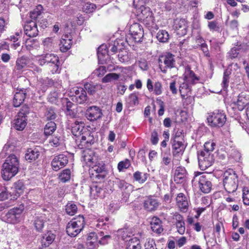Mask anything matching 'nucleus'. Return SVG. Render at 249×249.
Segmentation results:
<instances>
[{"label":"nucleus","mask_w":249,"mask_h":249,"mask_svg":"<svg viewBox=\"0 0 249 249\" xmlns=\"http://www.w3.org/2000/svg\"><path fill=\"white\" fill-rule=\"evenodd\" d=\"M48 67L52 74L58 73L61 71L59 61L58 63H54V64L49 65Z\"/></svg>","instance_id":"nucleus-55"},{"label":"nucleus","mask_w":249,"mask_h":249,"mask_svg":"<svg viewBox=\"0 0 249 249\" xmlns=\"http://www.w3.org/2000/svg\"><path fill=\"white\" fill-rule=\"evenodd\" d=\"M24 209V206L23 204L10 209L4 217L5 221L11 224L18 223L21 220V214Z\"/></svg>","instance_id":"nucleus-7"},{"label":"nucleus","mask_w":249,"mask_h":249,"mask_svg":"<svg viewBox=\"0 0 249 249\" xmlns=\"http://www.w3.org/2000/svg\"><path fill=\"white\" fill-rule=\"evenodd\" d=\"M71 133L76 137L81 136L84 133L83 132L84 129V124L82 121H75L71 124Z\"/></svg>","instance_id":"nucleus-24"},{"label":"nucleus","mask_w":249,"mask_h":249,"mask_svg":"<svg viewBox=\"0 0 249 249\" xmlns=\"http://www.w3.org/2000/svg\"><path fill=\"white\" fill-rule=\"evenodd\" d=\"M231 73V69L228 68L226 69L223 73L222 86L224 89H226L229 86L230 75Z\"/></svg>","instance_id":"nucleus-40"},{"label":"nucleus","mask_w":249,"mask_h":249,"mask_svg":"<svg viewBox=\"0 0 249 249\" xmlns=\"http://www.w3.org/2000/svg\"><path fill=\"white\" fill-rule=\"evenodd\" d=\"M207 120L212 127H221L226 122V115L223 111L216 110L209 115Z\"/></svg>","instance_id":"nucleus-6"},{"label":"nucleus","mask_w":249,"mask_h":249,"mask_svg":"<svg viewBox=\"0 0 249 249\" xmlns=\"http://www.w3.org/2000/svg\"><path fill=\"white\" fill-rule=\"evenodd\" d=\"M223 185L226 192L232 193L235 192L238 187V177L232 170L226 171L223 175Z\"/></svg>","instance_id":"nucleus-4"},{"label":"nucleus","mask_w":249,"mask_h":249,"mask_svg":"<svg viewBox=\"0 0 249 249\" xmlns=\"http://www.w3.org/2000/svg\"><path fill=\"white\" fill-rule=\"evenodd\" d=\"M71 171L70 169H65L59 175L60 180L63 182H65L71 178Z\"/></svg>","instance_id":"nucleus-51"},{"label":"nucleus","mask_w":249,"mask_h":249,"mask_svg":"<svg viewBox=\"0 0 249 249\" xmlns=\"http://www.w3.org/2000/svg\"><path fill=\"white\" fill-rule=\"evenodd\" d=\"M76 102L79 104L84 103L88 99L87 92L82 88H77L74 90Z\"/></svg>","instance_id":"nucleus-25"},{"label":"nucleus","mask_w":249,"mask_h":249,"mask_svg":"<svg viewBox=\"0 0 249 249\" xmlns=\"http://www.w3.org/2000/svg\"><path fill=\"white\" fill-rule=\"evenodd\" d=\"M66 212L70 215H73L77 211V206L72 202H69L66 206Z\"/></svg>","instance_id":"nucleus-46"},{"label":"nucleus","mask_w":249,"mask_h":249,"mask_svg":"<svg viewBox=\"0 0 249 249\" xmlns=\"http://www.w3.org/2000/svg\"><path fill=\"white\" fill-rule=\"evenodd\" d=\"M215 146V143L212 142H207L204 144V149L201 151H207L209 153H211V152L213 151Z\"/></svg>","instance_id":"nucleus-56"},{"label":"nucleus","mask_w":249,"mask_h":249,"mask_svg":"<svg viewBox=\"0 0 249 249\" xmlns=\"http://www.w3.org/2000/svg\"><path fill=\"white\" fill-rule=\"evenodd\" d=\"M190 85L183 80V82L180 84L179 86V92L182 98H185V96L188 95L190 91Z\"/></svg>","instance_id":"nucleus-39"},{"label":"nucleus","mask_w":249,"mask_h":249,"mask_svg":"<svg viewBox=\"0 0 249 249\" xmlns=\"http://www.w3.org/2000/svg\"><path fill=\"white\" fill-rule=\"evenodd\" d=\"M97 56L99 61L101 64H107L108 58V51L106 45L102 44L100 46L97 50Z\"/></svg>","instance_id":"nucleus-18"},{"label":"nucleus","mask_w":249,"mask_h":249,"mask_svg":"<svg viewBox=\"0 0 249 249\" xmlns=\"http://www.w3.org/2000/svg\"><path fill=\"white\" fill-rule=\"evenodd\" d=\"M176 203L179 210L186 212L188 209L189 200L183 193H179L176 197Z\"/></svg>","instance_id":"nucleus-15"},{"label":"nucleus","mask_w":249,"mask_h":249,"mask_svg":"<svg viewBox=\"0 0 249 249\" xmlns=\"http://www.w3.org/2000/svg\"><path fill=\"white\" fill-rule=\"evenodd\" d=\"M239 110H243L245 107L249 105V95L242 92L238 96L237 100L235 103Z\"/></svg>","instance_id":"nucleus-19"},{"label":"nucleus","mask_w":249,"mask_h":249,"mask_svg":"<svg viewBox=\"0 0 249 249\" xmlns=\"http://www.w3.org/2000/svg\"><path fill=\"white\" fill-rule=\"evenodd\" d=\"M14 188L15 191L18 194V196H19L22 193L24 189V185L22 181H18L14 184Z\"/></svg>","instance_id":"nucleus-62"},{"label":"nucleus","mask_w":249,"mask_h":249,"mask_svg":"<svg viewBox=\"0 0 249 249\" xmlns=\"http://www.w3.org/2000/svg\"><path fill=\"white\" fill-rule=\"evenodd\" d=\"M208 26L209 29L213 31H217L219 29L218 23L216 21H212L208 22Z\"/></svg>","instance_id":"nucleus-64"},{"label":"nucleus","mask_w":249,"mask_h":249,"mask_svg":"<svg viewBox=\"0 0 249 249\" xmlns=\"http://www.w3.org/2000/svg\"><path fill=\"white\" fill-rule=\"evenodd\" d=\"M56 116V113L54 108L51 107L47 109L45 112V117L47 120H54Z\"/></svg>","instance_id":"nucleus-50"},{"label":"nucleus","mask_w":249,"mask_h":249,"mask_svg":"<svg viewBox=\"0 0 249 249\" xmlns=\"http://www.w3.org/2000/svg\"><path fill=\"white\" fill-rule=\"evenodd\" d=\"M130 165V160L128 159H125L118 163V169L120 172L123 171L124 169L128 168Z\"/></svg>","instance_id":"nucleus-53"},{"label":"nucleus","mask_w":249,"mask_h":249,"mask_svg":"<svg viewBox=\"0 0 249 249\" xmlns=\"http://www.w3.org/2000/svg\"><path fill=\"white\" fill-rule=\"evenodd\" d=\"M142 2H136L135 5L136 9V15L139 20L148 27H152L154 24L153 14L149 7H145Z\"/></svg>","instance_id":"nucleus-2"},{"label":"nucleus","mask_w":249,"mask_h":249,"mask_svg":"<svg viewBox=\"0 0 249 249\" xmlns=\"http://www.w3.org/2000/svg\"><path fill=\"white\" fill-rule=\"evenodd\" d=\"M63 140L61 137L52 136L49 139V144L53 147H57L63 144Z\"/></svg>","instance_id":"nucleus-45"},{"label":"nucleus","mask_w":249,"mask_h":249,"mask_svg":"<svg viewBox=\"0 0 249 249\" xmlns=\"http://www.w3.org/2000/svg\"><path fill=\"white\" fill-rule=\"evenodd\" d=\"M142 26L139 23H134L129 28V34L136 42L142 41L143 37Z\"/></svg>","instance_id":"nucleus-10"},{"label":"nucleus","mask_w":249,"mask_h":249,"mask_svg":"<svg viewBox=\"0 0 249 249\" xmlns=\"http://www.w3.org/2000/svg\"><path fill=\"white\" fill-rule=\"evenodd\" d=\"M38 64L43 66L47 64L48 66L54 63L59 62L58 57L53 53H46L45 54L41 55L38 57Z\"/></svg>","instance_id":"nucleus-14"},{"label":"nucleus","mask_w":249,"mask_h":249,"mask_svg":"<svg viewBox=\"0 0 249 249\" xmlns=\"http://www.w3.org/2000/svg\"><path fill=\"white\" fill-rule=\"evenodd\" d=\"M106 72L107 69L105 66H100L94 71L93 74L97 77H102Z\"/></svg>","instance_id":"nucleus-58"},{"label":"nucleus","mask_w":249,"mask_h":249,"mask_svg":"<svg viewBox=\"0 0 249 249\" xmlns=\"http://www.w3.org/2000/svg\"><path fill=\"white\" fill-rule=\"evenodd\" d=\"M80 141L82 146L88 147L94 143V139L89 132L86 131L82 135Z\"/></svg>","instance_id":"nucleus-27"},{"label":"nucleus","mask_w":249,"mask_h":249,"mask_svg":"<svg viewBox=\"0 0 249 249\" xmlns=\"http://www.w3.org/2000/svg\"><path fill=\"white\" fill-rule=\"evenodd\" d=\"M39 156V152L36 148H29L25 155V160L32 162L37 159Z\"/></svg>","instance_id":"nucleus-32"},{"label":"nucleus","mask_w":249,"mask_h":249,"mask_svg":"<svg viewBox=\"0 0 249 249\" xmlns=\"http://www.w3.org/2000/svg\"><path fill=\"white\" fill-rule=\"evenodd\" d=\"M172 146L173 155L174 157H178L182 155L185 146L182 142L175 139Z\"/></svg>","instance_id":"nucleus-22"},{"label":"nucleus","mask_w":249,"mask_h":249,"mask_svg":"<svg viewBox=\"0 0 249 249\" xmlns=\"http://www.w3.org/2000/svg\"><path fill=\"white\" fill-rule=\"evenodd\" d=\"M186 171L184 167H178L175 170L174 180L177 183H180L183 181L186 176Z\"/></svg>","instance_id":"nucleus-31"},{"label":"nucleus","mask_w":249,"mask_h":249,"mask_svg":"<svg viewBox=\"0 0 249 249\" xmlns=\"http://www.w3.org/2000/svg\"><path fill=\"white\" fill-rule=\"evenodd\" d=\"M144 249H157L154 240L147 239L144 244Z\"/></svg>","instance_id":"nucleus-59"},{"label":"nucleus","mask_w":249,"mask_h":249,"mask_svg":"<svg viewBox=\"0 0 249 249\" xmlns=\"http://www.w3.org/2000/svg\"><path fill=\"white\" fill-rule=\"evenodd\" d=\"M156 37L160 42L165 43L169 40V35L166 31L161 30L157 33Z\"/></svg>","instance_id":"nucleus-41"},{"label":"nucleus","mask_w":249,"mask_h":249,"mask_svg":"<svg viewBox=\"0 0 249 249\" xmlns=\"http://www.w3.org/2000/svg\"><path fill=\"white\" fill-rule=\"evenodd\" d=\"M46 221L47 218L44 214L36 216L34 220V225L36 230L41 231Z\"/></svg>","instance_id":"nucleus-28"},{"label":"nucleus","mask_w":249,"mask_h":249,"mask_svg":"<svg viewBox=\"0 0 249 249\" xmlns=\"http://www.w3.org/2000/svg\"><path fill=\"white\" fill-rule=\"evenodd\" d=\"M91 151L86 152L83 156V160L87 164L94 162V158L93 156H91Z\"/></svg>","instance_id":"nucleus-61"},{"label":"nucleus","mask_w":249,"mask_h":249,"mask_svg":"<svg viewBox=\"0 0 249 249\" xmlns=\"http://www.w3.org/2000/svg\"><path fill=\"white\" fill-rule=\"evenodd\" d=\"M126 229L124 230L123 231L122 238L123 240H126L127 242L126 244V249H141L142 247L140 244V241L137 237H134L127 240V237H130V235H128L127 234Z\"/></svg>","instance_id":"nucleus-13"},{"label":"nucleus","mask_w":249,"mask_h":249,"mask_svg":"<svg viewBox=\"0 0 249 249\" xmlns=\"http://www.w3.org/2000/svg\"><path fill=\"white\" fill-rule=\"evenodd\" d=\"M86 116L90 121H95L102 117L103 113L99 107L93 106L88 108L86 111Z\"/></svg>","instance_id":"nucleus-11"},{"label":"nucleus","mask_w":249,"mask_h":249,"mask_svg":"<svg viewBox=\"0 0 249 249\" xmlns=\"http://www.w3.org/2000/svg\"><path fill=\"white\" fill-rule=\"evenodd\" d=\"M192 180L194 183H198L200 190L204 193H209L212 187L209 174H204L200 172H195Z\"/></svg>","instance_id":"nucleus-5"},{"label":"nucleus","mask_w":249,"mask_h":249,"mask_svg":"<svg viewBox=\"0 0 249 249\" xmlns=\"http://www.w3.org/2000/svg\"><path fill=\"white\" fill-rule=\"evenodd\" d=\"M97 241L96 234L95 232L90 233L87 237V245L89 249H94L96 247Z\"/></svg>","instance_id":"nucleus-37"},{"label":"nucleus","mask_w":249,"mask_h":249,"mask_svg":"<svg viewBox=\"0 0 249 249\" xmlns=\"http://www.w3.org/2000/svg\"><path fill=\"white\" fill-rule=\"evenodd\" d=\"M160 204V203L158 199L152 197H148L144 200L143 206L147 211L152 212L158 209Z\"/></svg>","instance_id":"nucleus-17"},{"label":"nucleus","mask_w":249,"mask_h":249,"mask_svg":"<svg viewBox=\"0 0 249 249\" xmlns=\"http://www.w3.org/2000/svg\"><path fill=\"white\" fill-rule=\"evenodd\" d=\"M139 92H134L129 95L127 98V101L131 106H136L138 105Z\"/></svg>","instance_id":"nucleus-49"},{"label":"nucleus","mask_w":249,"mask_h":249,"mask_svg":"<svg viewBox=\"0 0 249 249\" xmlns=\"http://www.w3.org/2000/svg\"><path fill=\"white\" fill-rule=\"evenodd\" d=\"M25 34L30 37H33L38 35L37 25L34 21H30L24 26Z\"/></svg>","instance_id":"nucleus-20"},{"label":"nucleus","mask_w":249,"mask_h":249,"mask_svg":"<svg viewBox=\"0 0 249 249\" xmlns=\"http://www.w3.org/2000/svg\"><path fill=\"white\" fill-rule=\"evenodd\" d=\"M85 225L84 217L82 215L72 218L67 224L66 232L71 237L77 236L83 229Z\"/></svg>","instance_id":"nucleus-3"},{"label":"nucleus","mask_w":249,"mask_h":249,"mask_svg":"<svg viewBox=\"0 0 249 249\" xmlns=\"http://www.w3.org/2000/svg\"><path fill=\"white\" fill-rule=\"evenodd\" d=\"M197 159L199 168L202 170L211 166L214 161L213 154L207 151L198 152Z\"/></svg>","instance_id":"nucleus-9"},{"label":"nucleus","mask_w":249,"mask_h":249,"mask_svg":"<svg viewBox=\"0 0 249 249\" xmlns=\"http://www.w3.org/2000/svg\"><path fill=\"white\" fill-rule=\"evenodd\" d=\"M55 235L51 231H48L42 236L41 243L42 246H49L54 240Z\"/></svg>","instance_id":"nucleus-34"},{"label":"nucleus","mask_w":249,"mask_h":249,"mask_svg":"<svg viewBox=\"0 0 249 249\" xmlns=\"http://www.w3.org/2000/svg\"><path fill=\"white\" fill-rule=\"evenodd\" d=\"M84 89L89 94L93 95L96 92L101 90L103 89L102 85L99 84H93L87 83L84 84Z\"/></svg>","instance_id":"nucleus-30"},{"label":"nucleus","mask_w":249,"mask_h":249,"mask_svg":"<svg viewBox=\"0 0 249 249\" xmlns=\"http://www.w3.org/2000/svg\"><path fill=\"white\" fill-rule=\"evenodd\" d=\"M26 89H20L17 91L13 98V105L15 107H18L24 101L26 97Z\"/></svg>","instance_id":"nucleus-26"},{"label":"nucleus","mask_w":249,"mask_h":249,"mask_svg":"<svg viewBox=\"0 0 249 249\" xmlns=\"http://www.w3.org/2000/svg\"><path fill=\"white\" fill-rule=\"evenodd\" d=\"M146 86L148 90L150 92L154 91V93L157 95H160L162 93V86L160 82L159 81L156 82L153 85L152 80L150 79H148L147 80Z\"/></svg>","instance_id":"nucleus-23"},{"label":"nucleus","mask_w":249,"mask_h":249,"mask_svg":"<svg viewBox=\"0 0 249 249\" xmlns=\"http://www.w3.org/2000/svg\"><path fill=\"white\" fill-rule=\"evenodd\" d=\"M183 80L189 84L190 85L194 84L198 78L196 76L195 73L190 69L186 71L184 74Z\"/></svg>","instance_id":"nucleus-33"},{"label":"nucleus","mask_w":249,"mask_h":249,"mask_svg":"<svg viewBox=\"0 0 249 249\" xmlns=\"http://www.w3.org/2000/svg\"><path fill=\"white\" fill-rule=\"evenodd\" d=\"M27 59L23 57L18 58L15 69L18 71L22 70L27 65Z\"/></svg>","instance_id":"nucleus-47"},{"label":"nucleus","mask_w":249,"mask_h":249,"mask_svg":"<svg viewBox=\"0 0 249 249\" xmlns=\"http://www.w3.org/2000/svg\"><path fill=\"white\" fill-rule=\"evenodd\" d=\"M9 194L6 188L1 185H0V200H4L8 198Z\"/></svg>","instance_id":"nucleus-60"},{"label":"nucleus","mask_w":249,"mask_h":249,"mask_svg":"<svg viewBox=\"0 0 249 249\" xmlns=\"http://www.w3.org/2000/svg\"><path fill=\"white\" fill-rule=\"evenodd\" d=\"M68 162V159L66 156L60 154L55 156L52 161V168L54 171H58L63 168Z\"/></svg>","instance_id":"nucleus-12"},{"label":"nucleus","mask_w":249,"mask_h":249,"mask_svg":"<svg viewBox=\"0 0 249 249\" xmlns=\"http://www.w3.org/2000/svg\"><path fill=\"white\" fill-rule=\"evenodd\" d=\"M114 182L120 189L123 190L126 189L129 186H130V185L124 180H121L117 178L115 179Z\"/></svg>","instance_id":"nucleus-54"},{"label":"nucleus","mask_w":249,"mask_h":249,"mask_svg":"<svg viewBox=\"0 0 249 249\" xmlns=\"http://www.w3.org/2000/svg\"><path fill=\"white\" fill-rule=\"evenodd\" d=\"M242 198L244 204L249 205V188L244 187L243 189Z\"/></svg>","instance_id":"nucleus-57"},{"label":"nucleus","mask_w":249,"mask_h":249,"mask_svg":"<svg viewBox=\"0 0 249 249\" xmlns=\"http://www.w3.org/2000/svg\"><path fill=\"white\" fill-rule=\"evenodd\" d=\"M72 37L70 35H65L62 36L59 44L60 51L66 52L69 50L72 45Z\"/></svg>","instance_id":"nucleus-21"},{"label":"nucleus","mask_w":249,"mask_h":249,"mask_svg":"<svg viewBox=\"0 0 249 249\" xmlns=\"http://www.w3.org/2000/svg\"><path fill=\"white\" fill-rule=\"evenodd\" d=\"M56 124L54 122H48L44 128V134L45 135H51L56 129Z\"/></svg>","instance_id":"nucleus-44"},{"label":"nucleus","mask_w":249,"mask_h":249,"mask_svg":"<svg viewBox=\"0 0 249 249\" xmlns=\"http://www.w3.org/2000/svg\"><path fill=\"white\" fill-rule=\"evenodd\" d=\"M94 171L95 172V177L99 179H103L105 178V166L103 164L99 163V165H96L93 167Z\"/></svg>","instance_id":"nucleus-38"},{"label":"nucleus","mask_w":249,"mask_h":249,"mask_svg":"<svg viewBox=\"0 0 249 249\" xmlns=\"http://www.w3.org/2000/svg\"><path fill=\"white\" fill-rule=\"evenodd\" d=\"M118 57L119 60L122 63L128 62L130 59V55L125 50H123L119 52L118 54Z\"/></svg>","instance_id":"nucleus-48"},{"label":"nucleus","mask_w":249,"mask_h":249,"mask_svg":"<svg viewBox=\"0 0 249 249\" xmlns=\"http://www.w3.org/2000/svg\"><path fill=\"white\" fill-rule=\"evenodd\" d=\"M120 77V75L115 73H109L105 76L102 79V82L104 83H109L113 80H117Z\"/></svg>","instance_id":"nucleus-42"},{"label":"nucleus","mask_w":249,"mask_h":249,"mask_svg":"<svg viewBox=\"0 0 249 249\" xmlns=\"http://www.w3.org/2000/svg\"><path fill=\"white\" fill-rule=\"evenodd\" d=\"M174 27L176 30H180L182 34H185L187 28L186 21L184 19H176L174 21Z\"/></svg>","instance_id":"nucleus-35"},{"label":"nucleus","mask_w":249,"mask_h":249,"mask_svg":"<svg viewBox=\"0 0 249 249\" xmlns=\"http://www.w3.org/2000/svg\"><path fill=\"white\" fill-rule=\"evenodd\" d=\"M151 229L154 232L160 234L163 231L161 221L157 217H153L151 221Z\"/></svg>","instance_id":"nucleus-29"},{"label":"nucleus","mask_w":249,"mask_h":249,"mask_svg":"<svg viewBox=\"0 0 249 249\" xmlns=\"http://www.w3.org/2000/svg\"><path fill=\"white\" fill-rule=\"evenodd\" d=\"M159 68L163 73H166L168 69L175 67V56L171 53H167L159 58Z\"/></svg>","instance_id":"nucleus-8"},{"label":"nucleus","mask_w":249,"mask_h":249,"mask_svg":"<svg viewBox=\"0 0 249 249\" xmlns=\"http://www.w3.org/2000/svg\"><path fill=\"white\" fill-rule=\"evenodd\" d=\"M96 7V6L94 4L87 2L83 5L82 10L86 13H90L95 10Z\"/></svg>","instance_id":"nucleus-52"},{"label":"nucleus","mask_w":249,"mask_h":249,"mask_svg":"<svg viewBox=\"0 0 249 249\" xmlns=\"http://www.w3.org/2000/svg\"><path fill=\"white\" fill-rule=\"evenodd\" d=\"M26 116L24 112L20 111L14 120L13 126L18 130H22L27 124Z\"/></svg>","instance_id":"nucleus-16"},{"label":"nucleus","mask_w":249,"mask_h":249,"mask_svg":"<svg viewBox=\"0 0 249 249\" xmlns=\"http://www.w3.org/2000/svg\"><path fill=\"white\" fill-rule=\"evenodd\" d=\"M176 227L178 232L180 234H183L185 231V226L184 221L176 223Z\"/></svg>","instance_id":"nucleus-63"},{"label":"nucleus","mask_w":249,"mask_h":249,"mask_svg":"<svg viewBox=\"0 0 249 249\" xmlns=\"http://www.w3.org/2000/svg\"><path fill=\"white\" fill-rule=\"evenodd\" d=\"M105 190L98 186H93L90 188V194L94 198L105 197Z\"/></svg>","instance_id":"nucleus-36"},{"label":"nucleus","mask_w":249,"mask_h":249,"mask_svg":"<svg viewBox=\"0 0 249 249\" xmlns=\"http://www.w3.org/2000/svg\"><path fill=\"white\" fill-rule=\"evenodd\" d=\"M148 177V174L147 173L142 174L139 171L135 172L133 175L135 180L141 183L144 182L147 180Z\"/></svg>","instance_id":"nucleus-43"},{"label":"nucleus","mask_w":249,"mask_h":249,"mask_svg":"<svg viewBox=\"0 0 249 249\" xmlns=\"http://www.w3.org/2000/svg\"><path fill=\"white\" fill-rule=\"evenodd\" d=\"M18 159L14 155H10L2 165L1 173L2 178L5 180H9L18 173Z\"/></svg>","instance_id":"nucleus-1"}]
</instances>
